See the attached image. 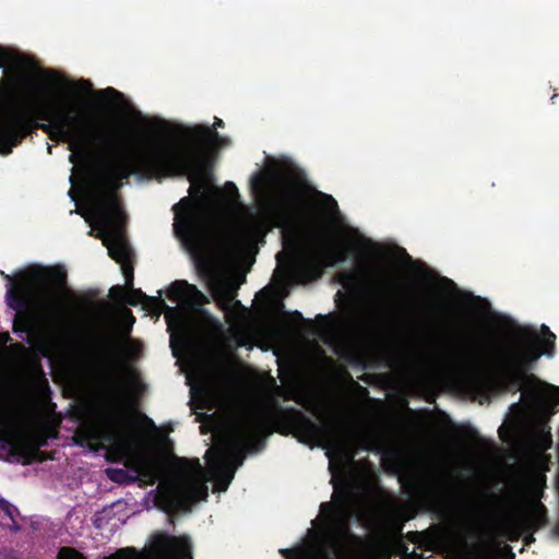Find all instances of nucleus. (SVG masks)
Segmentation results:
<instances>
[{
	"instance_id": "18",
	"label": "nucleus",
	"mask_w": 559,
	"mask_h": 559,
	"mask_svg": "<svg viewBox=\"0 0 559 559\" xmlns=\"http://www.w3.org/2000/svg\"><path fill=\"white\" fill-rule=\"evenodd\" d=\"M402 487L405 493L409 496H415L420 500L425 501L439 500L442 497V491L440 490V488L432 486H423L417 480H409L403 483Z\"/></svg>"
},
{
	"instance_id": "17",
	"label": "nucleus",
	"mask_w": 559,
	"mask_h": 559,
	"mask_svg": "<svg viewBox=\"0 0 559 559\" xmlns=\"http://www.w3.org/2000/svg\"><path fill=\"white\" fill-rule=\"evenodd\" d=\"M167 297L173 302L186 300L191 305H203L206 300L204 294L195 285L189 284L185 280H177L169 286Z\"/></svg>"
},
{
	"instance_id": "40",
	"label": "nucleus",
	"mask_w": 559,
	"mask_h": 559,
	"mask_svg": "<svg viewBox=\"0 0 559 559\" xmlns=\"http://www.w3.org/2000/svg\"><path fill=\"white\" fill-rule=\"evenodd\" d=\"M191 204H192V200L190 198L186 197V198H182L180 200V202L174 206V210L176 211L177 206H179V205H189L190 206Z\"/></svg>"
},
{
	"instance_id": "46",
	"label": "nucleus",
	"mask_w": 559,
	"mask_h": 559,
	"mask_svg": "<svg viewBox=\"0 0 559 559\" xmlns=\"http://www.w3.org/2000/svg\"><path fill=\"white\" fill-rule=\"evenodd\" d=\"M551 389L559 393V386L551 385ZM556 404L559 405V396L556 399Z\"/></svg>"
},
{
	"instance_id": "22",
	"label": "nucleus",
	"mask_w": 559,
	"mask_h": 559,
	"mask_svg": "<svg viewBox=\"0 0 559 559\" xmlns=\"http://www.w3.org/2000/svg\"><path fill=\"white\" fill-rule=\"evenodd\" d=\"M217 306L225 312H230L233 308L242 307L239 300H235V294L227 289H221L214 294Z\"/></svg>"
},
{
	"instance_id": "32",
	"label": "nucleus",
	"mask_w": 559,
	"mask_h": 559,
	"mask_svg": "<svg viewBox=\"0 0 559 559\" xmlns=\"http://www.w3.org/2000/svg\"><path fill=\"white\" fill-rule=\"evenodd\" d=\"M264 177L262 174H255L251 179V189L254 193H261L264 188Z\"/></svg>"
},
{
	"instance_id": "16",
	"label": "nucleus",
	"mask_w": 559,
	"mask_h": 559,
	"mask_svg": "<svg viewBox=\"0 0 559 559\" xmlns=\"http://www.w3.org/2000/svg\"><path fill=\"white\" fill-rule=\"evenodd\" d=\"M207 496V486L192 479L181 490L171 496L170 504L179 511H187L190 510L192 503L206 500Z\"/></svg>"
},
{
	"instance_id": "41",
	"label": "nucleus",
	"mask_w": 559,
	"mask_h": 559,
	"mask_svg": "<svg viewBox=\"0 0 559 559\" xmlns=\"http://www.w3.org/2000/svg\"><path fill=\"white\" fill-rule=\"evenodd\" d=\"M224 127V121L219 118H215V121L213 123L212 127H210L212 130L216 131L217 128H223Z\"/></svg>"
},
{
	"instance_id": "55",
	"label": "nucleus",
	"mask_w": 559,
	"mask_h": 559,
	"mask_svg": "<svg viewBox=\"0 0 559 559\" xmlns=\"http://www.w3.org/2000/svg\"><path fill=\"white\" fill-rule=\"evenodd\" d=\"M511 559H514L515 558V555L513 552H511Z\"/></svg>"
},
{
	"instance_id": "19",
	"label": "nucleus",
	"mask_w": 559,
	"mask_h": 559,
	"mask_svg": "<svg viewBox=\"0 0 559 559\" xmlns=\"http://www.w3.org/2000/svg\"><path fill=\"white\" fill-rule=\"evenodd\" d=\"M352 251L347 243H337L323 250L320 260L323 265L334 266L336 263L345 262Z\"/></svg>"
},
{
	"instance_id": "29",
	"label": "nucleus",
	"mask_w": 559,
	"mask_h": 559,
	"mask_svg": "<svg viewBox=\"0 0 559 559\" xmlns=\"http://www.w3.org/2000/svg\"><path fill=\"white\" fill-rule=\"evenodd\" d=\"M358 281V274L352 271H346L341 274L340 282L345 288H349L356 285Z\"/></svg>"
},
{
	"instance_id": "47",
	"label": "nucleus",
	"mask_w": 559,
	"mask_h": 559,
	"mask_svg": "<svg viewBox=\"0 0 559 559\" xmlns=\"http://www.w3.org/2000/svg\"><path fill=\"white\" fill-rule=\"evenodd\" d=\"M294 316L300 320L302 319V314L299 311H295Z\"/></svg>"
},
{
	"instance_id": "10",
	"label": "nucleus",
	"mask_w": 559,
	"mask_h": 559,
	"mask_svg": "<svg viewBox=\"0 0 559 559\" xmlns=\"http://www.w3.org/2000/svg\"><path fill=\"white\" fill-rule=\"evenodd\" d=\"M283 181L276 211L284 218H289L299 207L306 194L312 191L305 171L293 163H285L280 173Z\"/></svg>"
},
{
	"instance_id": "45",
	"label": "nucleus",
	"mask_w": 559,
	"mask_h": 559,
	"mask_svg": "<svg viewBox=\"0 0 559 559\" xmlns=\"http://www.w3.org/2000/svg\"><path fill=\"white\" fill-rule=\"evenodd\" d=\"M317 319H318L319 321H323V322H326V321H328V317H326V316H322V314H319V316L317 317Z\"/></svg>"
},
{
	"instance_id": "30",
	"label": "nucleus",
	"mask_w": 559,
	"mask_h": 559,
	"mask_svg": "<svg viewBox=\"0 0 559 559\" xmlns=\"http://www.w3.org/2000/svg\"><path fill=\"white\" fill-rule=\"evenodd\" d=\"M120 265H121V272L126 280V286L132 287L133 286V263H132V261L122 263Z\"/></svg>"
},
{
	"instance_id": "52",
	"label": "nucleus",
	"mask_w": 559,
	"mask_h": 559,
	"mask_svg": "<svg viewBox=\"0 0 559 559\" xmlns=\"http://www.w3.org/2000/svg\"><path fill=\"white\" fill-rule=\"evenodd\" d=\"M145 419H146L150 424H152V425L154 424L152 419H150V418H147V417H145Z\"/></svg>"
},
{
	"instance_id": "13",
	"label": "nucleus",
	"mask_w": 559,
	"mask_h": 559,
	"mask_svg": "<svg viewBox=\"0 0 559 559\" xmlns=\"http://www.w3.org/2000/svg\"><path fill=\"white\" fill-rule=\"evenodd\" d=\"M123 421V413L115 405L110 409L99 414L96 420L82 424L75 435V443L80 445H93L104 439L110 440V436Z\"/></svg>"
},
{
	"instance_id": "48",
	"label": "nucleus",
	"mask_w": 559,
	"mask_h": 559,
	"mask_svg": "<svg viewBox=\"0 0 559 559\" xmlns=\"http://www.w3.org/2000/svg\"><path fill=\"white\" fill-rule=\"evenodd\" d=\"M128 313H129L131 323H133L135 321L134 317L132 316V313L130 311Z\"/></svg>"
},
{
	"instance_id": "14",
	"label": "nucleus",
	"mask_w": 559,
	"mask_h": 559,
	"mask_svg": "<svg viewBox=\"0 0 559 559\" xmlns=\"http://www.w3.org/2000/svg\"><path fill=\"white\" fill-rule=\"evenodd\" d=\"M46 444L47 440L44 436H37L35 445H31L28 439L21 432L11 430L0 432V450L4 452L5 460L9 462L31 464L39 454V448Z\"/></svg>"
},
{
	"instance_id": "36",
	"label": "nucleus",
	"mask_w": 559,
	"mask_h": 559,
	"mask_svg": "<svg viewBox=\"0 0 559 559\" xmlns=\"http://www.w3.org/2000/svg\"><path fill=\"white\" fill-rule=\"evenodd\" d=\"M98 94L102 96H115L117 98H120L122 94L115 90L114 87H107L104 90L98 91Z\"/></svg>"
},
{
	"instance_id": "28",
	"label": "nucleus",
	"mask_w": 559,
	"mask_h": 559,
	"mask_svg": "<svg viewBox=\"0 0 559 559\" xmlns=\"http://www.w3.org/2000/svg\"><path fill=\"white\" fill-rule=\"evenodd\" d=\"M57 559H86V557L73 547L63 546L58 550Z\"/></svg>"
},
{
	"instance_id": "7",
	"label": "nucleus",
	"mask_w": 559,
	"mask_h": 559,
	"mask_svg": "<svg viewBox=\"0 0 559 559\" xmlns=\"http://www.w3.org/2000/svg\"><path fill=\"white\" fill-rule=\"evenodd\" d=\"M90 216L94 221L90 224L98 230L96 237L102 238L109 257L119 264L132 261L124 236L127 214L121 198L111 189L96 188L91 197Z\"/></svg>"
},
{
	"instance_id": "8",
	"label": "nucleus",
	"mask_w": 559,
	"mask_h": 559,
	"mask_svg": "<svg viewBox=\"0 0 559 559\" xmlns=\"http://www.w3.org/2000/svg\"><path fill=\"white\" fill-rule=\"evenodd\" d=\"M350 535L347 519L341 514L331 521L322 542L281 549V554L285 559H342L343 544Z\"/></svg>"
},
{
	"instance_id": "35",
	"label": "nucleus",
	"mask_w": 559,
	"mask_h": 559,
	"mask_svg": "<svg viewBox=\"0 0 559 559\" xmlns=\"http://www.w3.org/2000/svg\"><path fill=\"white\" fill-rule=\"evenodd\" d=\"M284 399L286 401H294L297 404L302 405V406H305V404H306V397L304 395H301V394L288 393V394L285 395Z\"/></svg>"
},
{
	"instance_id": "38",
	"label": "nucleus",
	"mask_w": 559,
	"mask_h": 559,
	"mask_svg": "<svg viewBox=\"0 0 559 559\" xmlns=\"http://www.w3.org/2000/svg\"><path fill=\"white\" fill-rule=\"evenodd\" d=\"M225 189H226L229 193H233V194L238 195V189H237V187L235 186V183H234V182H230V181L226 182V183H225Z\"/></svg>"
},
{
	"instance_id": "50",
	"label": "nucleus",
	"mask_w": 559,
	"mask_h": 559,
	"mask_svg": "<svg viewBox=\"0 0 559 559\" xmlns=\"http://www.w3.org/2000/svg\"><path fill=\"white\" fill-rule=\"evenodd\" d=\"M416 535H419L420 538H424V533L416 532Z\"/></svg>"
},
{
	"instance_id": "21",
	"label": "nucleus",
	"mask_w": 559,
	"mask_h": 559,
	"mask_svg": "<svg viewBox=\"0 0 559 559\" xmlns=\"http://www.w3.org/2000/svg\"><path fill=\"white\" fill-rule=\"evenodd\" d=\"M158 463L152 456H143L139 460L136 472L145 478L150 485H154L158 478Z\"/></svg>"
},
{
	"instance_id": "20",
	"label": "nucleus",
	"mask_w": 559,
	"mask_h": 559,
	"mask_svg": "<svg viewBox=\"0 0 559 559\" xmlns=\"http://www.w3.org/2000/svg\"><path fill=\"white\" fill-rule=\"evenodd\" d=\"M19 514L20 512L16 507L0 497V526L8 527L15 532L19 531L20 525L16 522V516Z\"/></svg>"
},
{
	"instance_id": "12",
	"label": "nucleus",
	"mask_w": 559,
	"mask_h": 559,
	"mask_svg": "<svg viewBox=\"0 0 559 559\" xmlns=\"http://www.w3.org/2000/svg\"><path fill=\"white\" fill-rule=\"evenodd\" d=\"M175 231L187 247L195 252L210 248L211 234L205 218L197 211H189L182 216L176 213Z\"/></svg>"
},
{
	"instance_id": "6",
	"label": "nucleus",
	"mask_w": 559,
	"mask_h": 559,
	"mask_svg": "<svg viewBox=\"0 0 559 559\" xmlns=\"http://www.w3.org/2000/svg\"><path fill=\"white\" fill-rule=\"evenodd\" d=\"M270 433L265 415L258 409L249 411L237 420L224 445L206 450L204 457L218 491H226L235 476V468L226 463V453H235L240 466L246 453L258 451L262 439Z\"/></svg>"
},
{
	"instance_id": "37",
	"label": "nucleus",
	"mask_w": 559,
	"mask_h": 559,
	"mask_svg": "<svg viewBox=\"0 0 559 559\" xmlns=\"http://www.w3.org/2000/svg\"><path fill=\"white\" fill-rule=\"evenodd\" d=\"M76 85L85 93H90L93 88V85L87 80H80Z\"/></svg>"
},
{
	"instance_id": "34",
	"label": "nucleus",
	"mask_w": 559,
	"mask_h": 559,
	"mask_svg": "<svg viewBox=\"0 0 559 559\" xmlns=\"http://www.w3.org/2000/svg\"><path fill=\"white\" fill-rule=\"evenodd\" d=\"M460 431L464 438L479 439L478 432L471 425H465L460 428Z\"/></svg>"
},
{
	"instance_id": "23",
	"label": "nucleus",
	"mask_w": 559,
	"mask_h": 559,
	"mask_svg": "<svg viewBox=\"0 0 559 559\" xmlns=\"http://www.w3.org/2000/svg\"><path fill=\"white\" fill-rule=\"evenodd\" d=\"M26 347L19 342L12 343L9 346L0 348V361H9L13 358L21 357L26 354Z\"/></svg>"
},
{
	"instance_id": "15",
	"label": "nucleus",
	"mask_w": 559,
	"mask_h": 559,
	"mask_svg": "<svg viewBox=\"0 0 559 559\" xmlns=\"http://www.w3.org/2000/svg\"><path fill=\"white\" fill-rule=\"evenodd\" d=\"M546 521V508L540 503H535L526 513L519 516L515 521L514 536H510L511 540H516L521 532L526 534L523 537L524 545H531L534 540V532Z\"/></svg>"
},
{
	"instance_id": "9",
	"label": "nucleus",
	"mask_w": 559,
	"mask_h": 559,
	"mask_svg": "<svg viewBox=\"0 0 559 559\" xmlns=\"http://www.w3.org/2000/svg\"><path fill=\"white\" fill-rule=\"evenodd\" d=\"M273 423L275 430L283 436L293 435L299 442L312 445L318 440L328 439L335 429L334 424H317L301 411L275 406Z\"/></svg>"
},
{
	"instance_id": "2",
	"label": "nucleus",
	"mask_w": 559,
	"mask_h": 559,
	"mask_svg": "<svg viewBox=\"0 0 559 559\" xmlns=\"http://www.w3.org/2000/svg\"><path fill=\"white\" fill-rule=\"evenodd\" d=\"M192 146L170 142H150L140 152L130 155L114 169L117 179L139 175L147 180L186 176L191 182L190 193L200 192L212 170L209 154L214 148L226 147L231 141L210 127L198 124L187 130Z\"/></svg>"
},
{
	"instance_id": "33",
	"label": "nucleus",
	"mask_w": 559,
	"mask_h": 559,
	"mask_svg": "<svg viewBox=\"0 0 559 559\" xmlns=\"http://www.w3.org/2000/svg\"><path fill=\"white\" fill-rule=\"evenodd\" d=\"M109 296L117 301H126L124 288L120 285L112 286L109 289Z\"/></svg>"
},
{
	"instance_id": "27",
	"label": "nucleus",
	"mask_w": 559,
	"mask_h": 559,
	"mask_svg": "<svg viewBox=\"0 0 559 559\" xmlns=\"http://www.w3.org/2000/svg\"><path fill=\"white\" fill-rule=\"evenodd\" d=\"M130 293L126 294V302L130 306L136 307L147 300L148 296L144 294L140 288L129 287Z\"/></svg>"
},
{
	"instance_id": "3",
	"label": "nucleus",
	"mask_w": 559,
	"mask_h": 559,
	"mask_svg": "<svg viewBox=\"0 0 559 559\" xmlns=\"http://www.w3.org/2000/svg\"><path fill=\"white\" fill-rule=\"evenodd\" d=\"M26 280L33 289V298L25 284L11 285L5 293L7 306L15 311L13 333L22 336L33 330L38 309L43 317L56 324L67 338L79 335L80 329L72 317L66 311L61 299L67 297L75 300L76 296L68 287V275L63 266L38 267L26 274Z\"/></svg>"
},
{
	"instance_id": "44",
	"label": "nucleus",
	"mask_w": 559,
	"mask_h": 559,
	"mask_svg": "<svg viewBox=\"0 0 559 559\" xmlns=\"http://www.w3.org/2000/svg\"><path fill=\"white\" fill-rule=\"evenodd\" d=\"M110 389H111V393H116V382L110 380Z\"/></svg>"
},
{
	"instance_id": "53",
	"label": "nucleus",
	"mask_w": 559,
	"mask_h": 559,
	"mask_svg": "<svg viewBox=\"0 0 559 559\" xmlns=\"http://www.w3.org/2000/svg\"><path fill=\"white\" fill-rule=\"evenodd\" d=\"M51 150H52V148H51V146H50V145H48V153H49V154H51Z\"/></svg>"
},
{
	"instance_id": "26",
	"label": "nucleus",
	"mask_w": 559,
	"mask_h": 559,
	"mask_svg": "<svg viewBox=\"0 0 559 559\" xmlns=\"http://www.w3.org/2000/svg\"><path fill=\"white\" fill-rule=\"evenodd\" d=\"M178 467L188 476L200 473L202 467L198 459L189 460L186 457L178 459Z\"/></svg>"
},
{
	"instance_id": "42",
	"label": "nucleus",
	"mask_w": 559,
	"mask_h": 559,
	"mask_svg": "<svg viewBox=\"0 0 559 559\" xmlns=\"http://www.w3.org/2000/svg\"><path fill=\"white\" fill-rule=\"evenodd\" d=\"M324 199H326L329 201V203L331 204V206L333 209H337V203L336 201L329 194H323V193H320Z\"/></svg>"
},
{
	"instance_id": "54",
	"label": "nucleus",
	"mask_w": 559,
	"mask_h": 559,
	"mask_svg": "<svg viewBox=\"0 0 559 559\" xmlns=\"http://www.w3.org/2000/svg\"><path fill=\"white\" fill-rule=\"evenodd\" d=\"M5 278L9 280L10 282H12V278L10 277V275H7Z\"/></svg>"
},
{
	"instance_id": "1",
	"label": "nucleus",
	"mask_w": 559,
	"mask_h": 559,
	"mask_svg": "<svg viewBox=\"0 0 559 559\" xmlns=\"http://www.w3.org/2000/svg\"><path fill=\"white\" fill-rule=\"evenodd\" d=\"M13 124L0 136V155L8 156L23 140L39 129L53 142L68 143L69 162L76 166L86 162L93 152L118 155L124 152L128 138L117 128L91 127L74 104L64 105L55 98L41 100L27 117L14 116Z\"/></svg>"
},
{
	"instance_id": "49",
	"label": "nucleus",
	"mask_w": 559,
	"mask_h": 559,
	"mask_svg": "<svg viewBox=\"0 0 559 559\" xmlns=\"http://www.w3.org/2000/svg\"><path fill=\"white\" fill-rule=\"evenodd\" d=\"M558 95L557 94H554L552 97H551V103L555 104V98H557Z\"/></svg>"
},
{
	"instance_id": "5",
	"label": "nucleus",
	"mask_w": 559,
	"mask_h": 559,
	"mask_svg": "<svg viewBox=\"0 0 559 559\" xmlns=\"http://www.w3.org/2000/svg\"><path fill=\"white\" fill-rule=\"evenodd\" d=\"M543 338L531 328L519 326L512 342L502 350L498 359V371L503 386L520 391L526 381H537L531 373L542 355L551 356L556 335L548 326L542 325Z\"/></svg>"
},
{
	"instance_id": "31",
	"label": "nucleus",
	"mask_w": 559,
	"mask_h": 559,
	"mask_svg": "<svg viewBox=\"0 0 559 559\" xmlns=\"http://www.w3.org/2000/svg\"><path fill=\"white\" fill-rule=\"evenodd\" d=\"M108 477L116 483H124L128 474L122 468H109L107 469Z\"/></svg>"
},
{
	"instance_id": "51",
	"label": "nucleus",
	"mask_w": 559,
	"mask_h": 559,
	"mask_svg": "<svg viewBox=\"0 0 559 559\" xmlns=\"http://www.w3.org/2000/svg\"><path fill=\"white\" fill-rule=\"evenodd\" d=\"M402 250H403V252L405 253V255L407 257V259H411V255H408V254L406 253L405 249H402Z\"/></svg>"
},
{
	"instance_id": "4",
	"label": "nucleus",
	"mask_w": 559,
	"mask_h": 559,
	"mask_svg": "<svg viewBox=\"0 0 559 559\" xmlns=\"http://www.w3.org/2000/svg\"><path fill=\"white\" fill-rule=\"evenodd\" d=\"M2 68L7 70L0 81V136L14 126L12 117H27L62 81L53 70L41 69L33 57L0 45Z\"/></svg>"
},
{
	"instance_id": "39",
	"label": "nucleus",
	"mask_w": 559,
	"mask_h": 559,
	"mask_svg": "<svg viewBox=\"0 0 559 559\" xmlns=\"http://www.w3.org/2000/svg\"><path fill=\"white\" fill-rule=\"evenodd\" d=\"M11 342V336L8 332H0V345H5Z\"/></svg>"
},
{
	"instance_id": "24",
	"label": "nucleus",
	"mask_w": 559,
	"mask_h": 559,
	"mask_svg": "<svg viewBox=\"0 0 559 559\" xmlns=\"http://www.w3.org/2000/svg\"><path fill=\"white\" fill-rule=\"evenodd\" d=\"M100 350L98 352L96 359L99 362H107L112 360L116 354V350L120 348V345L114 343L111 341H100Z\"/></svg>"
},
{
	"instance_id": "11",
	"label": "nucleus",
	"mask_w": 559,
	"mask_h": 559,
	"mask_svg": "<svg viewBox=\"0 0 559 559\" xmlns=\"http://www.w3.org/2000/svg\"><path fill=\"white\" fill-rule=\"evenodd\" d=\"M107 559H193L192 544L189 536H171L165 533L154 535L151 552L143 557L134 549L124 548Z\"/></svg>"
},
{
	"instance_id": "43",
	"label": "nucleus",
	"mask_w": 559,
	"mask_h": 559,
	"mask_svg": "<svg viewBox=\"0 0 559 559\" xmlns=\"http://www.w3.org/2000/svg\"><path fill=\"white\" fill-rule=\"evenodd\" d=\"M332 506L330 503H321L320 509L321 511H325L326 509H331Z\"/></svg>"
},
{
	"instance_id": "25",
	"label": "nucleus",
	"mask_w": 559,
	"mask_h": 559,
	"mask_svg": "<svg viewBox=\"0 0 559 559\" xmlns=\"http://www.w3.org/2000/svg\"><path fill=\"white\" fill-rule=\"evenodd\" d=\"M159 296L151 297L148 296L147 300L144 302V307L150 309L152 312L156 313L157 317L160 316L163 311H174V308L167 306L165 300L160 297L162 292L159 290Z\"/></svg>"
}]
</instances>
